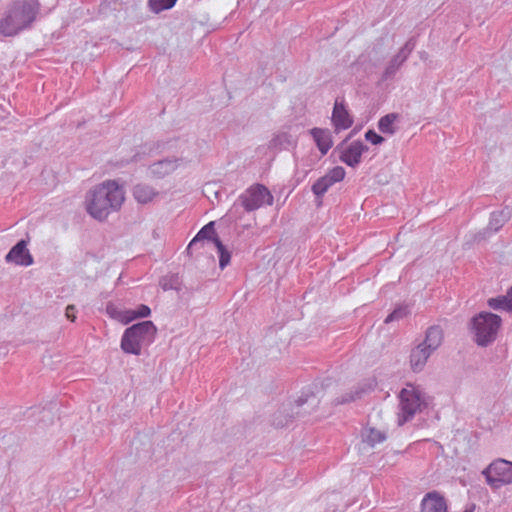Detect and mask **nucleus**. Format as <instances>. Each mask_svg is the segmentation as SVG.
I'll return each mask as SVG.
<instances>
[{
  "instance_id": "obj_1",
  "label": "nucleus",
  "mask_w": 512,
  "mask_h": 512,
  "mask_svg": "<svg viewBox=\"0 0 512 512\" xmlns=\"http://www.w3.org/2000/svg\"><path fill=\"white\" fill-rule=\"evenodd\" d=\"M124 200L123 188L115 181H105L87 193L86 210L93 218L102 221L120 209Z\"/></svg>"
},
{
  "instance_id": "obj_2",
  "label": "nucleus",
  "mask_w": 512,
  "mask_h": 512,
  "mask_svg": "<svg viewBox=\"0 0 512 512\" xmlns=\"http://www.w3.org/2000/svg\"><path fill=\"white\" fill-rule=\"evenodd\" d=\"M40 10L38 0H14L0 18V35L14 37L29 29Z\"/></svg>"
},
{
  "instance_id": "obj_3",
  "label": "nucleus",
  "mask_w": 512,
  "mask_h": 512,
  "mask_svg": "<svg viewBox=\"0 0 512 512\" xmlns=\"http://www.w3.org/2000/svg\"><path fill=\"white\" fill-rule=\"evenodd\" d=\"M157 328L152 321H142L128 327L121 338V349L128 354L140 355L143 348L151 345Z\"/></svg>"
},
{
  "instance_id": "obj_4",
  "label": "nucleus",
  "mask_w": 512,
  "mask_h": 512,
  "mask_svg": "<svg viewBox=\"0 0 512 512\" xmlns=\"http://www.w3.org/2000/svg\"><path fill=\"white\" fill-rule=\"evenodd\" d=\"M501 325V317L494 313L482 311L476 314L470 321L475 343L480 347L492 344L497 339Z\"/></svg>"
},
{
  "instance_id": "obj_5",
  "label": "nucleus",
  "mask_w": 512,
  "mask_h": 512,
  "mask_svg": "<svg viewBox=\"0 0 512 512\" xmlns=\"http://www.w3.org/2000/svg\"><path fill=\"white\" fill-rule=\"evenodd\" d=\"M443 332L439 326H432L427 329L424 340L411 350L410 365L414 372L424 369L428 358L441 345Z\"/></svg>"
},
{
  "instance_id": "obj_6",
  "label": "nucleus",
  "mask_w": 512,
  "mask_h": 512,
  "mask_svg": "<svg viewBox=\"0 0 512 512\" xmlns=\"http://www.w3.org/2000/svg\"><path fill=\"white\" fill-rule=\"evenodd\" d=\"M400 404L397 414V423L402 426L410 421L414 415L425 407V398L422 389L413 384H407L399 395Z\"/></svg>"
},
{
  "instance_id": "obj_7",
  "label": "nucleus",
  "mask_w": 512,
  "mask_h": 512,
  "mask_svg": "<svg viewBox=\"0 0 512 512\" xmlns=\"http://www.w3.org/2000/svg\"><path fill=\"white\" fill-rule=\"evenodd\" d=\"M273 201V195L268 188L262 184H254L238 196L229 211V215L232 216L239 206L243 207L246 212H252L264 205L271 206Z\"/></svg>"
},
{
  "instance_id": "obj_8",
  "label": "nucleus",
  "mask_w": 512,
  "mask_h": 512,
  "mask_svg": "<svg viewBox=\"0 0 512 512\" xmlns=\"http://www.w3.org/2000/svg\"><path fill=\"white\" fill-rule=\"evenodd\" d=\"M482 474L491 488L498 489L512 483V462L497 459L486 467Z\"/></svg>"
},
{
  "instance_id": "obj_9",
  "label": "nucleus",
  "mask_w": 512,
  "mask_h": 512,
  "mask_svg": "<svg viewBox=\"0 0 512 512\" xmlns=\"http://www.w3.org/2000/svg\"><path fill=\"white\" fill-rule=\"evenodd\" d=\"M415 46L416 41L412 37L404 44V46L398 51V53L391 58L382 74L383 81L389 80L395 76L400 67L408 59L409 55L414 50Z\"/></svg>"
},
{
  "instance_id": "obj_10",
  "label": "nucleus",
  "mask_w": 512,
  "mask_h": 512,
  "mask_svg": "<svg viewBox=\"0 0 512 512\" xmlns=\"http://www.w3.org/2000/svg\"><path fill=\"white\" fill-rule=\"evenodd\" d=\"M345 174L346 172L343 167L335 166L312 185L313 194L318 199H321L330 187L344 179Z\"/></svg>"
},
{
  "instance_id": "obj_11",
  "label": "nucleus",
  "mask_w": 512,
  "mask_h": 512,
  "mask_svg": "<svg viewBox=\"0 0 512 512\" xmlns=\"http://www.w3.org/2000/svg\"><path fill=\"white\" fill-rule=\"evenodd\" d=\"M8 263H14L20 266H30L33 264V257L27 249V241L20 240L14 245L5 256Z\"/></svg>"
},
{
  "instance_id": "obj_12",
  "label": "nucleus",
  "mask_w": 512,
  "mask_h": 512,
  "mask_svg": "<svg viewBox=\"0 0 512 512\" xmlns=\"http://www.w3.org/2000/svg\"><path fill=\"white\" fill-rule=\"evenodd\" d=\"M368 147L361 141H353L340 154V160L350 167H356L361 162L362 154Z\"/></svg>"
},
{
  "instance_id": "obj_13",
  "label": "nucleus",
  "mask_w": 512,
  "mask_h": 512,
  "mask_svg": "<svg viewBox=\"0 0 512 512\" xmlns=\"http://www.w3.org/2000/svg\"><path fill=\"white\" fill-rule=\"evenodd\" d=\"M421 512H448L445 498L436 491L427 493L421 502Z\"/></svg>"
},
{
  "instance_id": "obj_14",
  "label": "nucleus",
  "mask_w": 512,
  "mask_h": 512,
  "mask_svg": "<svg viewBox=\"0 0 512 512\" xmlns=\"http://www.w3.org/2000/svg\"><path fill=\"white\" fill-rule=\"evenodd\" d=\"M178 167V159L176 158H167L163 160H159L149 167V173L152 177L155 178H163Z\"/></svg>"
},
{
  "instance_id": "obj_15",
  "label": "nucleus",
  "mask_w": 512,
  "mask_h": 512,
  "mask_svg": "<svg viewBox=\"0 0 512 512\" xmlns=\"http://www.w3.org/2000/svg\"><path fill=\"white\" fill-rule=\"evenodd\" d=\"M214 238H218L214 229V222H209L203 226L196 236L190 241L187 247V252L190 253L193 249L203 244L204 240L213 243Z\"/></svg>"
},
{
  "instance_id": "obj_16",
  "label": "nucleus",
  "mask_w": 512,
  "mask_h": 512,
  "mask_svg": "<svg viewBox=\"0 0 512 512\" xmlns=\"http://www.w3.org/2000/svg\"><path fill=\"white\" fill-rule=\"evenodd\" d=\"M511 217V212L508 208H505L500 211H495L491 213L489 224L484 231V234L487 232H497L499 229L509 220ZM480 238L483 239L485 235L479 234Z\"/></svg>"
},
{
  "instance_id": "obj_17",
  "label": "nucleus",
  "mask_w": 512,
  "mask_h": 512,
  "mask_svg": "<svg viewBox=\"0 0 512 512\" xmlns=\"http://www.w3.org/2000/svg\"><path fill=\"white\" fill-rule=\"evenodd\" d=\"M318 149L322 155H325L332 147V138L329 130L321 128H313L310 130Z\"/></svg>"
},
{
  "instance_id": "obj_18",
  "label": "nucleus",
  "mask_w": 512,
  "mask_h": 512,
  "mask_svg": "<svg viewBox=\"0 0 512 512\" xmlns=\"http://www.w3.org/2000/svg\"><path fill=\"white\" fill-rule=\"evenodd\" d=\"M332 121L336 130L348 129L353 123L345 107L343 105H339L338 103H336L334 106Z\"/></svg>"
},
{
  "instance_id": "obj_19",
  "label": "nucleus",
  "mask_w": 512,
  "mask_h": 512,
  "mask_svg": "<svg viewBox=\"0 0 512 512\" xmlns=\"http://www.w3.org/2000/svg\"><path fill=\"white\" fill-rule=\"evenodd\" d=\"M156 195L155 189L146 184H137L133 188V196L141 204L151 202Z\"/></svg>"
},
{
  "instance_id": "obj_20",
  "label": "nucleus",
  "mask_w": 512,
  "mask_h": 512,
  "mask_svg": "<svg viewBox=\"0 0 512 512\" xmlns=\"http://www.w3.org/2000/svg\"><path fill=\"white\" fill-rule=\"evenodd\" d=\"M397 115L394 113L387 114L380 118L378 121V129L385 134H394L395 133V121L397 119Z\"/></svg>"
},
{
  "instance_id": "obj_21",
  "label": "nucleus",
  "mask_w": 512,
  "mask_h": 512,
  "mask_svg": "<svg viewBox=\"0 0 512 512\" xmlns=\"http://www.w3.org/2000/svg\"><path fill=\"white\" fill-rule=\"evenodd\" d=\"M365 441L370 446H375L378 443H381L386 440V434L383 431L377 430L375 428H368L364 434Z\"/></svg>"
},
{
  "instance_id": "obj_22",
  "label": "nucleus",
  "mask_w": 512,
  "mask_h": 512,
  "mask_svg": "<svg viewBox=\"0 0 512 512\" xmlns=\"http://www.w3.org/2000/svg\"><path fill=\"white\" fill-rule=\"evenodd\" d=\"M213 243L217 248V253L219 256V267L224 269L230 262V253L219 238H214Z\"/></svg>"
},
{
  "instance_id": "obj_23",
  "label": "nucleus",
  "mask_w": 512,
  "mask_h": 512,
  "mask_svg": "<svg viewBox=\"0 0 512 512\" xmlns=\"http://www.w3.org/2000/svg\"><path fill=\"white\" fill-rule=\"evenodd\" d=\"M487 305L489 308L496 311L510 312V306L508 305L506 295L489 298L487 300Z\"/></svg>"
},
{
  "instance_id": "obj_24",
  "label": "nucleus",
  "mask_w": 512,
  "mask_h": 512,
  "mask_svg": "<svg viewBox=\"0 0 512 512\" xmlns=\"http://www.w3.org/2000/svg\"><path fill=\"white\" fill-rule=\"evenodd\" d=\"M177 0H148V5L152 12L160 13L164 10L171 9Z\"/></svg>"
},
{
  "instance_id": "obj_25",
  "label": "nucleus",
  "mask_w": 512,
  "mask_h": 512,
  "mask_svg": "<svg viewBox=\"0 0 512 512\" xmlns=\"http://www.w3.org/2000/svg\"><path fill=\"white\" fill-rule=\"evenodd\" d=\"M408 314H409V309H408L407 306H399L396 309H394L393 312L390 313L386 317L385 323H390V322H393V321H397V320L403 319Z\"/></svg>"
},
{
  "instance_id": "obj_26",
  "label": "nucleus",
  "mask_w": 512,
  "mask_h": 512,
  "mask_svg": "<svg viewBox=\"0 0 512 512\" xmlns=\"http://www.w3.org/2000/svg\"><path fill=\"white\" fill-rule=\"evenodd\" d=\"M123 310L122 308H119L114 303L109 302L106 305V313L112 318L115 319L121 323H123Z\"/></svg>"
},
{
  "instance_id": "obj_27",
  "label": "nucleus",
  "mask_w": 512,
  "mask_h": 512,
  "mask_svg": "<svg viewBox=\"0 0 512 512\" xmlns=\"http://www.w3.org/2000/svg\"><path fill=\"white\" fill-rule=\"evenodd\" d=\"M364 392V389L357 388L355 391L347 393L341 397V399L337 400V404H345L351 401H354L357 398H360L361 394Z\"/></svg>"
},
{
  "instance_id": "obj_28",
  "label": "nucleus",
  "mask_w": 512,
  "mask_h": 512,
  "mask_svg": "<svg viewBox=\"0 0 512 512\" xmlns=\"http://www.w3.org/2000/svg\"><path fill=\"white\" fill-rule=\"evenodd\" d=\"M365 139L369 142H371L373 145H379L384 142V138L377 134L374 130H368L365 133Z\"/></svg>"
},
{
  "instance_id": "obj_29",
  "label": "nucleus",
  "mask_w": 512,
  "mask_h": 512,
  "mask_svg": "<svg viewBox=\"0 0 512 512\" xmlns=\"http://www.w3.org/2000/svg\"><path fill=\"white\" fill-rule=\"evenodd\" d=\"M135 310V316L137 318H145L148 317L151 314V309L145 305L141 304L139 305Z\"/></svg>"
},
{
  "instance_id": "obj_30",
  "label": "nucleus",
  "mask_w": 512,
  "mask_h": 512,
  "mask_svg": "<svg viewBox=\"0 0 512 512\" xmlns=\"http://www.w3.org/2000/svg\"><path fill=\"white\" fill-rule=\"evenodd\" d=\"M123 324H128L136 319L135 310L134 309H124L123 310Z\"/></svg>"
},
{
  "instance_id": "obj_31",
  "label": "nucleus",
  "mask_w": 512,
  "mask_h": 512,
  "mask_svg": "<svg viewBox=\"0 0 512 512\" xmlns=\"http://www.w3.org/2000/svg\"><path fill=\"white\" fill-rule=\"evenodd\" d=\"M75 311L76 309L74 305H68L65 310L66 317L72 322H74L76 319Z\"/></svg>"
},
{
  "instance_id": "obj_32",
  "label": "nucleus",
  "mask_w": 512,
  "mask_h": 512,
  "mask_svg": "<svg viewBox=\"0 0 512 512\" xmlns=\"http://www.w3.org/2000/svg\"><path fill=\"white\" fill-rule=\"evenodd\" d=\"M506 297L508 305L510 306V312L512 313V287L507 291Z\"/></svg>"
},
{
  "instance_id": "obj_33",
  "label": "nucleus",
  "mask_w": 512,
  "mask_h": 512,
  "mask_svg": "<svg viewBox=\"0 0 512 512\" xmlns=\"http://www.w3.org/2000/svg\"><path fill=\"white\" fill-rule=\"evenodd\" d=\"M307 402V399H303L302 397H300L296 403H297V406L300 407L302 405H304L305 403Z\"/></svg>"
},
{
  "instance_id": "obj_34",
  "label": "nucleus",
  "mask_w": 512,
  "mask_h": 512,
  "mask_svg": "<svg viewBox=\"0 0 512 512\" xmlns=\"http://www.w3.org/2000/svg\"><path fill=\"white\" fill-rule=\"evenodd\" d=\"M464 512H474V506L466 508Z\"/></svg>"
},
{
  "instance_id": "obj_35",
  "label": "nucleus",
  "mask_w": 512,
  "mask_h": 512,
  "mask_svg": "<svg viewBox=\"0 0 512 512\" xmlns=\"http://www.w3.org/2000/svg\"><path fill=\"white\" fill-rule=\"evenodd\" d=\"M163 289L164 290L172 289V286H169V284H163Z\"/></svg>"
},
{
  "instance_id": "obj_36",
  "label": "nucleus",
  "mask_w": 512,
  "mask_h": 512,
  "mask_svg": "<svg viewBox=\"0 0 512 512\" xmlns=\"http://www.w3.org/2000/svg\"><path fill=\"white\" fill-rule=\"evenodd\" d=\"M282 137L286 138V135L278 136L273 141L276 142V141L280 140Z\"/></svg>"
},
{
  "instance_id": "obj_37",
  "label": "nucleus",
  "mask_w": 512,
  "mask_h": 512,
  "mask_svg": "<svg viewBox=\"0 0 512 512\" xmlns=\"http://www.w3.org/2000/svg\"><path fill=\"white\" fill-rule=\"evenodd\" d=\"M286 424H287V422L283 423V422H281V421H279V422H277V423H276V425H277V426H284V425H286Z\"/></svg>"
}]
</instances>
